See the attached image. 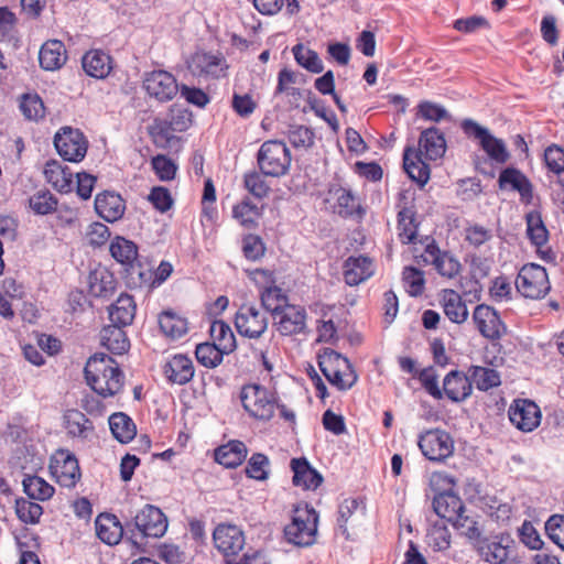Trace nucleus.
<instances>
[{"instance_id": "obj_2", "label": "nucleus", "mask_w": 564, "mask_h": 564, "mask_svg": "<svg viewBox=\"0 0 564 564\" xmlns=\"http://www.w3.org/2000/svg\"><path fill=\"white\" fill-rule=\"evenodd\" d=\"M430 486L435 492L433 509L438 518L458 529V496L455 492L456 478L446 471H434L430 477Z\"/></svg>"}, {"instance_id": "obj_13", "label": "nucleus", "mask_w": 564, "mask_h": 564, "mask_svg": "<svg viewBox=\"0 0 564 564\" xmlns=\"http://www.w3.org/2000/svg\"><path fill=\"white\" fill-rule=\"evenodd\" d=\"M176 78L167 70L158 69L144 74L143 88L160 102L172 100L178 93Z\"/></svg>"}, {"instance_id": "obj_30", "label": "nucleus", "mask_w": 564, "mask_h": 564, "mask_svg": "<svg viewBox=\"0 0 564 564\" xmlns=\"http://www.w3.org/2000/svg\"><path fill=\"white\" fill-rule=\"evenodd\" d=\"M420 150L429 160H436L444 155L446 141L438 129L431 127L422 131L419 140Z\"/></svg>"}, {"instance_id": "obj_36", "label": "nucleus", "mask_w": 564, "mask_h": 564, "mask_svg": "<svg viewBox=\"0 0 564 564\" xmlns=\"http://www.w3.org/2000/svg\"><path fill=\"white\" fill-rule=\"evenodd\" d=\"M109 251L111 257L117 262L124 265L126 269L132 267L138 260V246L121 236H117L111 240Z\"/></svg>"}, {"instance_id": "obj_44", "label": "nucleus", "mask_w": 564, "mask_h": 564, "mask_svg": "<svg viewBox=\"0 0 564 564\" xmlns=\"http://www.w3.org/2000/svg\"><path fill=\"white\" fill-rule=\"evenodd\" d=\"M22 485L26 496L34 500H47L55 491L53 486L39 476L24 477Z\"/></svg>"}, {"instance_id": "obj_21", "label": "nucleus", "mask_w": 564, "mask_h": 564, "mask_svg": "<svg viewBox=\"0 0 564 564\" xmlns=\"http://www.w3.org/2000/svg\"><path fill=\"white\" fill-rule=\"evenodd\" d=\"M163 373L170 383L184 386L193 379L195 367L187 355L175 354L166 359Z\"/></svg>"}, {"instance_id": "obj_59", "label": "nucleus", "mask_w": 564, "mask_h": 564, "mask_svg": "<svg viewBox=\"0 0 564 564\" xmlns=\"http://www.w3.org/2000/svg\"><path fill=\"white\" fill-rule=\"evenodd\" d=\"M126 270L129 272V283L134 288L153 289V270L150 268H143L140 264L135 265V263Z\"/></svg>"}, {"instance_id": "obj_35", "label": "nucleus", "mask_w": 564, "mask_h": 564, "mask_svg": "<svg viewBox=\"0 0 564 564\" xmlns=\"http://www.w3.org/2000/svg\"><path fill=\"white\" fill-rule=\"evenodd\" d=\"M247 453L243 442L230 441L215 451V460L227 468H236L246 459Z\"/></svg>"}, {"instance_id": "obj_18", "label": "nucleus", "mask_w": 564, "mask_h": 564, "mask_svg": "<svg viewBox=\"0 0 564 564\" xmlns=\"http://www.w3.org/2000/svg\"><path fill=\"white\" fill-rule=\"evenodd\" d=\"M511 423L522 432H531L541 421L540 408L530 400H516L509 408Z\"/></svg>"}, {"instance_id": "obj_37", "label": "nucleus", "mask_w": 564, "mask_h": 564, "mask_svg": "<svg viewBox=\"0 0 564 564\" xmlns=\"http://www.w3.org/2000/svg\"><path fill=\"white\" fill-rule=\"evenodd\" d=\"M109 427L113 437L122 444L131 442L137 434L134 422L123 412H117L109 416Z\"/></svg>"}, {"instance_id": "obj_25", "label": "nucleus", "mask_w": 564, "mask_h": 564, "mask_svg": "<svg viewBox=\"0 0 564 564\" xmlns=\"http://www.w3.org/2000/svg\"><path fill=\"white\" fill-rule=\"evenodd\" d=\"M375 273V265L370 258L365 256L349 257L344 264V279L350 285H359Z\"/></svg>"}, {"instance_id": "obj_43", "label": "nucleus", "mask_w": 564, "mask_h": 564, "mask_svg": "<svg viewBox=\"0 0 564 564\" xmlns=\"http://www.w3.org/2000/svg\"><path fill=\"white\" fill-rule=\"evenodd\" d=\"M116 279L106 271H95L89 275V291L94 296L106 297L113 293Z\"/></svg>"}, {"instance_id": "obj_47", "label": "nucleus", "mask_w": 564, "mask_h": 564, "mask_svg": "<svg viewBox=\"0 0 564 564\" xmlns=\"http://www.w3.org/2000/svg\"><path fill=\"white\" fill-rule=\"evenodd\" d=\"M228 355L223 352V349L213 343H202L196 346L195 356L197 361L206 368H216L223 362L224 356Z\"/></svg>"}, {"instance_id": "obj_26", "label": "nucleus", "mask_w": 564, "mask_h": 564, "mask_svg": "<svg viewBox=\"0 0 564 564\" xmlns=\"http://www.w3.org/2000/svg\"><path fill=\"white\" fill-rule=\"evenodd\" d=\"M291 469L293 471V484L306 490L317 489L322 481V475L311 466L305 457L293 458L291 460Z\"/></svg>"}, {"instance_id": "obj_12", "label": "nucleus", "mask_w": 564, "mask_h": 564, "mask_svg": "<svg viewBox=\"0 0 564 564\" xmlns=\"http://www.w3.org/2000/svg\"><path fill=\"white\" fill-rule=\"evenodd\" d=\"M57 153L69 162H80L87 153V141L84 134L69 127L63 128L54 137Z\"/></svg>"}, {"instance_id": "obj_6", "label": "nucleus", "mask_w": 564, "mask_h": 564, "mask_svg": "<svg viewBox=\"0 0 564 564\" xmlns=\"http://www.w3.org/2000/svg\"><path fill=\"white\" fill-rule=\"evenodd\" d=\"M291 153L286 144L278 140L263 142L257 153V164L264 175L281 177L291 166Z\"/></svg>"}, {"instance_id": "obj_57", "label": "nucleus", "mask_w": 564, "mask_h": 564, "mask_svg": "<svg viewBox=\"0 0 564 564\" xmlns=\"http://www.w3.org/2000/svg\"><path fill=\"white\" fill-rule=\"evenodd\" d=\"M482 150L491 160L499 164H503L509 159V153L502 140L495 138L491 133L480 143Z\"/></svg>"}, {"instance_id": "obj_33", "label": "nucleus", "mask_w": 564, "mask_h": 564, "mask_svg": "<svg viewBox=\"0 0 564 564\" xmlns=\"http://www.w3.org/2000/svg\"><path fill=\"white\" fill-rule=\"evenodd\" d=\"M44 177L59 193H69L73 188V173L67 166L51 160L44 166Z\"/></svg>"}, {"instance_id": "obj_38", "label": "nucleus", "mask_w": 564, "mask_h": 564, "mask_svg": "<svg viewBox=\"0 0 564 564\" xmlns=\"http://www.w3.org/2000/svg\"><path fill=\"white\" fill-rule=\"evenodd\" d=\"M509 539L500 538V540L485 539L476 549L479 555L490 564H502L509 555V546L505 544Z\"/></svg>"}, {"instance_id": "obj_49", "label": "nucleus", "mask_w": 564, "mask_h": 564, "mask_svg": "<svg viewBox=\"0 0 564 564\" xmlns=\"http://www.w3.org/2000/svg\"><path fill=\"white\" fill-rule=\"evenodd\" d=\"M58 200L50 191H39L29 198V207L35 215H48L57 209Z\"/></svg>"}, {"instance_id": "obj_27", "label": "nucleus", "mask_w": 564, "mask_h": 564, "mask_svg": "<svg viewBox=\"0 0 564 564\" xmlns=\"http://www.w3.org/2000/svg\"><path fill=\"white\" fill-rule=\"evenodd\" d=\"M97 536L108 545H117L123 536V525L117 516L100 513L95 520Z\"/></svg>"}, {"instance_id": "obj_45", "label": "nucleus", "mask_w": 564, "mask_h": 564, "mask_svg": "<svg viewBox=\"0 0 564 564\" xmlns=\"http://www.w3.org/2000/svg\"><path fill=\"white\" fill-rule=\"evenodd\" d=\"M292 53L294 55L296 63L304 67L305 69H307L308 72L315 74H319L323 72V62L315 51L300 43L293 46Z\"/></svg>"}, {"instance_id": "obj_50", "label": "nucleus", "mask_w": 564, "mask_h": 564, "mask_svg": "<svg viewBox=\"0 0 564 564\" xmlns=\"http://www.w3.org/2000/svg\"><path fill=\"white\" fill-rule=\"evenodd\" d=\"M254 8L263 15L276 14L283 6L290 15L296 14L300 11L297 0H253Z\"/></svg>"}, {"instance_id": "obj_53", "label": "nucleus", "mask_w": 564, "mask_h": 564, "mask_svg": "<svg viewBox=\"0 0 564 564\" xmlns=\"http://www.w3.org/2000/svg\"><path fill=\"white\" fill-rule=\"evenodd\" d=\"M232 216L243 227L252 228L257 224V219L260 216V212L257 205L246 198L232 209Z\"/></svg>"}, {"instance_id": "obj_17", "label": "nucleus", "mask_w": 564, "mask_h": 564, "mask_svg": "<svg viewBox=\"0 0 564 564\" xmlns=\"http://www.w3.org/2000/svg\"><path fill=\"white\" fill-rule=\"evenodd\" d=\"M216 549L225 556H235L245 546L243 531L234 524H219L213 533Z\"/></svg>"}, {"instance_id": "obj_31", "label": "nucleus", "mask_w": 564, "mask_h": 564, "mask_svg": "<svg viewBox=\"0 0 564 564\" xmlns=\"http://www.w3.org/2000/svg\"><path fill=\"white\" fill-rule=\"evenodd\" d=\"M124 326L107 325L100 332V343L102 347L115 355H123L130 348V341Z\"/></svg>"}, {"instance_id": "obj_24", "label": "nucleus", "mask_w": 564, "mask_h": 564, "mask_svg": "<svg viewBox=\"0 0 564 564\" xmlns=\"http://www.w3.org/2000/svg\"><path fill=\"white\" fill-rule=\"evenodd\" d=\"M499 187L505 189L510 187L520 194L521 200L530 204L533 198V186L530 180L516 167H506L499 175Z\"/></svg>"}, {"instance_id": "obj_4", "label": "nucleus", "mask_w": 564, "mask_h": 564, "mask_svg": "<svg viewBox=\"0 0 564 564\" xmlns=\"http://www.w3.org/2000/svg\"><path fill=\"white\" fill-rule=\"evenodd\" d=\"M240 400L245 411L259 421L271 420L278 406L276 392L257 383L245 384Z\"/></svg>"}, {"instance_id": "obj_42", "label": "nucleus", "mask_w": 564, "mask_h": 564, "mask_svg": "<svg viewBox=\"0 0 564 564\" xmlns=\"http://www.w3.org/2000/svg\"><path fill=\"white\" fill-rule=\"evenodd\" d=\"M527 235L530 241L541 248L547 242L549 231L542 220L541 214L536 210H532L527 214Z\"/></svg>"}, {"instance_id": "obj_16", "label": "nucleus", "mask_w": 564, "mask_h": 564, "mask_svg": "<svg viewBox=\"0 0 564 564\" xmlns=\"http://www.w3.org/2000/svg\"><path fill=\"white\" fill-rule=\"evenodd\" d=\"M67 436L82 443H91L97 438L94 422L82 411L67 410L63 416Z\"/></svg>"}, {"instance_id": "obj_63", "label": "nucleus", "mask_w": 564, "mask_h": 564, "mask_svg": "<svg viewBox=\"0 0 564 564\" xmlns=\"http://www.w3.org/2000/svg\"><path fill=\"white\" fill-rule=\"evenodd\" d=\"M544 162L547 169L561 176L564 174V149L553 144L544 151Z\"/></svg>"}, {"instance_id": "obj_40", "label": "nucleus", "mask_w": 564, "mask_h": 564, "mask_svg": "<svg viewBox=\"0 0 564 564\" xmlns=\"http://www.w3.org/2000/svg\"><path fill=\"white\" fill-rule=\"evenodd\" d=\"M209 333L213 344L223 349V352L229 355L236 349V336L226 322L221 319L214 321L210 325Z\"/></svg>"}, {"instance_id": "obj_15", "label": "nucleus", "mask_w": 564, "mask_h": 564, "mask_svg": "<svg viewBox=\"0 0 564 564\" xmlns=\"http://www.w3.org/2000/svg\"><path fill=\"white\" fill-rule=\"evenodd\" d=\"M419 447L427 459L442 460L453 453L454 442L448 433L435 429L420 435Z\"/></svg>"}, {"instance_id": "obj_19", "label": "nucleus", "mask_w": 564, "mask_h": 564, "mask_svg": "<svg viewBox=\"0 0 564 564\" xmlns=\"http://www.w3.org/2000/svg\"><path fill=\"white\" fill-rule=\"evenodd\" d=\"M458 378V369L451 370L443 381V390L438 387V376L433 367H426L419 373V380L426 392L436 400H441L445 394L449 400L458 402V392L449 389L452 379Z\"/></svg>"}, {"instance_id": "obj_1", "label": "nucleus", "mask_w": 564, "mask_h": 564, "mask_svg": "<svg viewBox=\"0 0 564 564\" xmlns=\"http://www.w3.org/2000/svg\"><path fill=\"white\" fill-rule=\"evenodd\" d=\"M84 373L87 384L102 398L115 397L124 384V375L118 362L104 352L89 357Z\"/></svg>"}, {"instance_id": "obj_14", "label": "nucleus", "mask_w": 564, "mask_h": 564, "mask_svg": "<svg viewBox=\"0 0 564 564\" xmlns=\"http://www.w3.org/2000/svg\"><path fill=\"white\" fill-rule=\"evenodd\" d=\"M50 469L56 481L65 488H74L82 477L78 459L65 449L53 456Z\"/></svg>"}, {"instance_id": "obj_52", "label": "nucleus", "mask_w": 564, "mask_h": 564, "mask_svg": "<svg viewBox=\"0 0 564 564\" xmlns=\"http://www.w3.org/2000/svg\"><path fill=\"white\" fill-rule=\"evenodd\" d=\"M15 513L23 523L36 524L43 514V508L37 502L20 498L15 500Z\"/></svg>"}, {"instance_id": "obj_64", "label": "nucleus", "mask_w": 564, "mask_h": 564, "mask_svg": "<svg viewBox=\"0 0 564 564\" xmlns=\"http://www.w3.org/2000/svg\"><path fill=\"white\" fill-rule=\"evenodd\" d=\"M549 538L564 551V516L553 514L545 522Z\"/></svg>"}, {"instance_id": "obj_8", "label": "nucleus", "mask_w": 564, "mask_h": 564, "mask_svg": "<svg viewBox=\"0 0 564 564\" xmlns=\"http://www.w3.org/2000/svg\"><path fill=\"white\" fill-rule=\"evenodd\" d=\"M133 527L143 538H161L165 534L169 521L163 511L153 506L145 505L131 521L126 522V528L131 531Z\"/></svg>"}, {"instance_id": "obj_41", "label": "nucleus", "mask_w": 564, "mask_h": 564, "mask_svg": "<svg viewBox=\"0 0 564 564\" xmlns=\"http://www.w3.org/2000/svg\"><path fill=\"white\" fill-rule=\"evenodd\" d=\"M159 325L162 333L171 339H178L187 333L186 318L171 311L162 312L159 315Z\"/></svg>"}, {"instance_id": "obj_3", "label": "nucleus", "mask_w": 564, "mask_h": 564, "mask_svg": "<svg viewBox=\"0 0 564 564\" xmlns=\"http://www.w3.org/2000/svg\"><path fill=\"white\" fill-rule=\"evenodd\" d=\"M318 366L329 383L338 390L347 391L358 380V375L349 359L333 349H326L319 355Z\"/></svg>"}, {"instance_id": "obj_5", "label": "nucleus", "mask_w": 564, "mask_h": 564, "mask_svg": "<svg viewBox=\"0 0 564 564\" xmlns=\"http://www.w3.org/2000/svg\"><path fill=\"white\" fill-rule=\"evenodd\" d=\"M318 514L305 505L293 510L292 521L284 528L288 542L297 546H310L316 541Z\"/></svg>"}, {"instance_id": "obj_55", "label": "nucleus", "mask_w": 564, "mask_h": 564, "mask_svg": "<svg viewBox=\"0 0 564 564\" xmlns=\"http://www.w3.org/2000/svg\"><path fill=\"white\" fill-rule=\"evenodd\" d=\"M402 280L409 295L419 296L423 293L425 279L421 270L414 267H405L402 273Z\"/></svg>"}, {"instance_id": "obj_32", "label": "nucleus", "mask_w": 564, "mask_h": 564, "mask_svg": "<svg viewBox=\"0 0 564 564\" xmlns=\"http://www.w3.org/2000/svg\"><path fill=\"white\" fill-rule=\"evenodd\" d=\"M67 59L64 44L58 40L44 43L39 53L40 65L45 70L59 69Z\"/></svg>"}, {"instance_id": "obj_11", "label": "nucleus", "mask_w": 564, "mask_h": 564, "mask_svg": "<svg viewBox=\"0 0 564 564\" xmlns=\"http://www.w3.org/2000/svg\"><path fill=\"white\" fill-rule=\"evenodd\" d=\"M235 326L241 336L259 338L268 328L267 312L256 304H242L236 312Z\"/></svg>"}, {"instance_id": "obj_20", "label": "nucleus", "mask_w": 564, "mask_h": 564, "mask_svg": "<svg viewBox=\"0 0 564 564\" xmlns=\"http://www.w3.org/2000/svg\"><path fill=\"white\" fill-rule=\"evenodd\" d=\"M306 311L302 306L286 305L278 315H274L278 332L282 336L301 334L306 328Z\"/></svg>"}, {"instance_id": "obj_23", "label": "nucleus", "mask_w": 564, "mask_h": 564, "mask_svg": "<svg viewBox=\"0 0 564 564\" xmlns=\"http://www.w3.org/2000/svg\"><path fill=\"white\" fill-rule=\"evenodd\" d=\"M95 210L106 221L115 223L123 217L126 202L120 194L104 191L95 197Z\"/></svg>"}, {"instance_id": "obj_9", "label": "nucleus", "mask_w": 564, "mask_h": 564, "mask_svg": "<svg viewBox=\"0 0 564 564\" xmlns=\"http://www.w3.org/2000/svg\"><path fill=\"white\" fill-rule=\"evenodd\" d=\"M398 236L402 243H414L417 236L419 223L414 204V194L409 189L400 191L397 197Z\"/></svg>"}, {"instance_id": "obj_28", "label": "nucleus", "mask_w": 564, "mask_h": 564, "mask_svg": "<svg viewBox=\"0 0 564 564\" xmlns=\"http://www.w3.org/2000/svg\"><path fill=\"white\" fill-rule=\"evenodd\" d=\"M82 66L88 76L104 79L112 69V58L101 50H90L83 56Z\"/></svg>"}, {"instance_id": "obj_48", "label": "nucleus", "mask_w": 564, "mask_h": 564, "mask_svg": "<svg viewBox=\"0 0 564 564\" xmlns=\"http://www.w3.org/2000/svg\"><path fill=\"white\" fill-rule=\"evenodd\" d=\"M286 301L285 294L278 286H267L261 292V307L273 316L278 315L284 306L289 305Z\"/></svg>"}, {"instance_id": "obj_29", "label": "nucleus", "mask_w": 564, "mask_h": 564, "mask_svg": "<svg viewBox=\"0 0 564 564\" xmlns=\"http://www.w3.org/2000/svg\"><path fill=\"white\" fill-rule=\"evenodd\" d=\"M403 169L408 176L420 186H424L430 180V167L422 160V152H417L412 148L404 150Z\"/></svg>"}, {"instance_id": "obj_54", "label": "nucleus", "mask_w": 564, "mask_h": 564, "mask_svg": "<svg viewBox=\"0 0 564 564\" xmlns=\"http://www.w3.org/2000/svg\"><path fill=\"white\" fill-rule=\"evenodd\" d=\"M20 110L29 120H37L44 117L45 107L36 94H25L20 101Z\"/></svg>"}, {"instance_id": "obj_58", "label": "nucleus", "mask_w": 564, "mask_h": 564, "mask_svg": "<svg viewBox=\"0 0 564 564\" xmlns=\"http://www.w3.org/2000/svg\"><path fill=\"white\" fill-rule=\"evenodd\" d=\"M465 508L460 503V534H464L471 544L477 547L486 538H482V530L478 523V521H475L473 519H469L468 517L464 516Z\"/></svg>"}, {"instance_id": "obj_10", "label": "nucleus", "mask_w": 564, "mask_h": 564, "mask_svg": "<svg viewBox=\"0 0 564 564\" xmlns=\"http://www.w3.org/2000/svg\"><path fill=\"white\" fill-rule=\"evenodd\" d=\"M187 67L193 76L207 80L225 77L228 64L219 52L197 51L188 59Z\"/></svg>"}, {"instance_id": "obj_61", "label": "nucleus", "mask_w": 564, "mask_h": 564, "mask_svg": "<svg viewBox=\"0 0 564 564\" xmlns=\"http://www.w3.org/2000/svg\"><path fill=\"white\" fill-rule=\"evenodd\" d=\"M464 495L469 503L480 509H485L486 506H489V501H491V498L485 495L481 484L475 480H468L466 482Z\"/></svg>"}, {"instance_id": "obj_7", "label": "nucleus", "mask_w": 564, "mask_h": 564, "mask_svg": "<svg viewBox=\"0 0 564 564\" xmlns=\"http://www.w3.org/2000/svg\"><path fill=\"white\" fill-rule=\"evenodd\" d=\"M516 288L524 297L538 300L550 291L546 270L535 263L524 264L516 279Z\"/></svg>"}, {"instance_id": "obj_39", "label": "nucleus", "mask_w": 564, "mask_h": 564, "mask_svg": "<svg viewBox=\"0 0 564 564\" xmlns=\"http://www.w3.org/2000/svg\"><path fill=\"white\" fill-rule=\"evenodd\" d=\"M432 260L437 272L447 278H453L458 273V261L447 252L440 253V250L429 245L425 249V261Z\"/></svg>"}, {"instance_id": "obj_56", "label": "nucleus", "mask_w": 564, "mask_h": 564, "mask_svg": "<svg viewBox=\"0 0 564 564\" xmlns=\"http://www.w3.org/2000/svg\"><path fill=\"white\" fill-rule=\"evenodd\" d=\"M269 458L262 453L253 454L246 466V474L256 480H265L269 476Z\"/></svg>"}, {"instance_id": "obj_62", "label": "nucleus", "mask_w": 564, "mask_h": 564, "mask_svg": "<svg viewBox=\"0 0 564 564\" xmlns=\"http://www.w3.org/2000/svg\"><path fill=\"white\" fill-rule=\"evenodd\" d=\"M288 139L294 148H307L313 144L314 133L305 126H291L288 130Z\"/></svg>"}, {"instance_id": "obj_60", "label": "nucleus", "mask_w": 564, "mask_h": 564, "mask_svg": "<svg viewBox=\"0 0 564 564\" xmlns=\"http://www.w3.org/2000/svg\"><path fill=\"white\" fill-rule=\"evenodd\" d=\"M174 127L171 121L167 120H159L150 127V135L153 139V142L160 147H166L171 139L174 138Z\"/></svg>"}, {"instance_id": "obj_46", "label": "nucleus", "mask_w": 564, "mask_h": 564, "mask_svg": "<svg viewBox=\"0 0 564 564\" xmlns=\"http://www.w3.org/2000/svg\"><path fill=\"white\" fill-rule=\"evenodd\" d=\"M465 379L466 381L470 380L481 391H487L500 384L499 372L486 367H473L469 378L466 377Z\"/></svg>"}, {"instance_id": "obj_22", "label": "nucleus", "mask_w": 564, "mask_h": 564, "mask_svg": "<svg viewBox=\"0 0 564 564\" xmlns=\"http://www.w3.org/2000/svg\"><path fill=\"white\" fill-rule=\"evenodd\" d=\"M473 318L480 334L488 339H498L507 332L497 312L487 305L476 306Z\"/></svg>"}, {"instance_id": "obj_51", "label": "nucleus", "mask_w": 564, "mask_h": 564, "mask_svg": "<svg viewBox=\"0 0 564 564\" xmlns=\"http://www.w3.org/2000/svg\"><path fill=\"white\" fill-rule=\"evenodd\" d=\"M264 174L258 171H249L243 175V186L254 198L262 199L270 193V185Z\"/></svg>"}, {"instance_id": "obj_34", "label": "nucleus", "mask_w": 564, "mask_h": 564, "mask_svg": "<svg viewBox=\"0 0 564 564\" xmlns=\"http://www.w3.org/2000/svg\"><path fill=\"white\" fill-rule=\"evenodd\" d=\"M135 311L137 304L133 297L127 293L120 294L117 301L108 308L111 323L119 326L132 324Z\"/></svg>"}]
</instances>
